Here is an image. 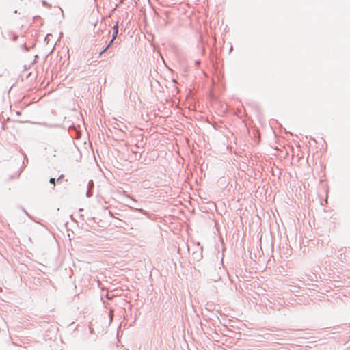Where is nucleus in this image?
<instances>
[{"label":"nucleus","mask_w":350,"mask_h":350,"mask_svg":"<svg viewBox=\"0 0 350 350\" xmlns=\"http://www.w3.org/2000/svg\"><path fill=\"white\" fill-rule=\"evenodd\" d=\"M89 193H90V190H88V191H87V193H86V194H87V196H88V195H89Z\"/></svg>","instance_id":"nucleus-9"},{"label":"nucleus","mask_w":350,"mask_h":350,"mask_svg":"<svg viewBox=\"0 0 350 350\" xmlns=\"http://www.w3.org/2000/svg\"><path fill=\"white\" fill-rule=\"evenodd\" d=\"M196 65H199L200 64V62L199 60H196L195 62Z\"/></svg>","instance_id":"nucleus-7"},{"label":"nucleus","mask_w":350,"mask_h":350,"mask_svg":"<svg viewBox=\"0 0 350 350\" xmlns=\"http://www.w3.org/2000/svg\"><path fill=\"white\" fill-rule=\"evenodd\" d=\"M114 40H115V39H113V38H111V39L110 42H109V44L106 46H107V48H108V49H109V46L112 44V43L113 42Z\"/></svg>","instance_id":"nucleus-4"},{"label":"nucleus","mask_w":350,"mask_h":350,"mask_svg":"<svg viewBox=\"0 0 350 350\" xmlns=\"http://www.w3.org/2000/svg\"><path fill=\"white\" fill-rule=\"evenodd\" d=\"M62 177V175L58 177L57 180H59Z\"/></svg>","instance_id":"nucleus-8"},{"label":"nucleus","mask_w":350,"mask_h":350,"mask_svg":"<svg viewBox=\"0 0 350 350\" xmlns=\"http://www.w3.org/2000/svg\"><path fill=\"white\" fill-rule=\"evenodd\" d=\"M113 33L112 34V38H113V39H116L117 36H118V23L115 24L113 26Z\"/></svg>","instance_id":"nucleus-3"},{"label":"nucleus","mask_w":350,"mask_h":350,"mask_svg":"<svg viewBox=\"0 0 350 350\" xmlns=\"http://www.w3.org/2000/svg\"><path fill=\"white\" fill-rule=\"evenodd\" d=\"M55 179L54 178H51L49 179V183H51V184H55Z\"/></svg>","instance_id":"nucleus-6"},{"label":"nucleus","mask_w":350,"mask_h":350,"mask_svg":"<svg viewBox=\"0 0 350 350\" xmlns=\"http://www.w3.org/2000/svg\"><path fill=\"white\" fill-rule=\"evenodd\" d=\"M45 156L48 158V159H51V158H53L54 157H55V148L51 146V145H48L47 146L45 147Z\"/></svg>","instance_id":"nucleus-1"},{"label":"nucleus","mask_w":350,"mask_h":350,"mask_svg":"<svg viewBox=\"0 0 350 350\" xmlns=\"http://www.w3.org/2000/svg\"><path fill=\"white\" fill-rule=\"evenodd\" d=\"M114 129H118L120 131H124V129H126V126L123 123H118L116 122L113 124Z\"/></svg>","instance_id":"nucleus-2"},{"label":"nucleus","mask_w":350,"mask_h":350,"mask_svg":"<svg viewBox=\"0 0 350 350\" xmlns=\"http://www.w3.org/2000/svg\"><path fill=\"white\" fill-rule=\"evenodd\" d=\"M107 49H108V48H107V46H106L104 49H103V50L100 52L99 55H101L102 54H103V53H105Z\"/></svg>","instance_id":"nucleus-5"}]
</instances>
